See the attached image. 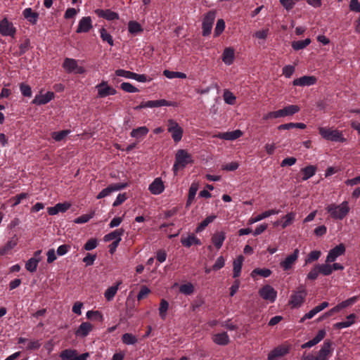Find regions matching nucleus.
<instances>
[{
	"instance_id": "13",
	"label": "nucleus",
	"mask_w": 360,
	"mask_h": 360,
	"mask_svg": "<svg viewBox=\"0 0 360 360\" xmlns=\"http://www.w3.org/2000/svg\"><path fill=\"white\" fill-rule=\"evenodd\" d=\"M299 250L295 249L293 253L288 255L283 261L280 262V266L284 270L287 271L292 268L293 264L297 259L299 255Z\"/></svg>"
},
{
	"instance_id": "17",
	"label": "nucleus",
	"mask_w": 360,
	"mask_h": 360,
	"mask_svg": "<svg viewBox=\"0 0 360 360\" xmlns=\"http://www.w3.org/2000/svg\"><path fill=\"white\" fill-rule=\"evenodd\" d=\"M149 191L153 195H159L162 193L165 189V185L161 178H156L150 184Z\"/></svg>"
},
{
	"instance_id": "4",
	"label": "nucleus",
	"mask_w": 360,
	"mask_h": 360,
	"mask_svg": "<svg viewBox=\"0 0 360 360\" xmlns=\"http://www.w3.org/2000/svg\"><path fill=\"white\" fill-rule=\"evenodd\" d=\"M319 134L321 136L327 141H335L343 143L346 141L342 136V133L337 129H332L330 128L319 127Z\"/></svg>"
},
{
	"instance_id": "8",
	"label": "nucleus",
	"mask_w": 360,
	"mask_h": 360,
	"mask_svg": "<svg viewBox=\"0 0 360 360\" xmlns=\"http://www.w3.org/2000/svg\"><path fill=\"white\" fill-rule=\"evenodd\" d=\"M259 296L264 300L274 302L277 296V292L270 285H265L258 292Z\"/></svg>"
},
{
	"instance_id": "5",
	"label": "nucleus",
	"mask_w": 360,
	"mask_h": 360,
	"mask_svg": "<svg viewBox=\"0 0 360 360\" xmlns=\"http://www.w3.org/2000/svg\"><path fill=\"white\" fill-rule=\"evenodd\" d=\"M161 106L177 107L178 104L175 101H168L165 99H160L157 101H142L139 105L134 107V109L135 110H139L145 108H158Z\"/></svg>"
},
{
	"instance_id": "52",
	"label": "nucleus",
	"mask_w": 360,
	"mask_h": 360,
	"mask_svg": "<svg viewBox=\"0 0 360 360\" xmlns=\"http://www.w3.org/2000/svg\"><path fill=\"white\" fill-rule=\"evenodd\" d=\"M321 251L319 250H314L310 252L308 254L307 259H305V263H311L314 261L317 260L321 256Z\"/></svg>"
},
{
	"instance_id": "37",
	"label": "nucleus",
	"mask_w": 360,
	"mask_h": 360,
	"mask_svg": "<svg viewBox=\"0 0 360 360\" xmlns=\"http://www.w3.org/2000/svg\"><path fill=\"white\" fill-rule=\"evenodd\" d=\"M307 127V125L304 123H287L283 124L278 127V130H288L292 128H299L301 129H304Z\"/></svg>"
},
{
	"instance_id": "39",
	"label": "nucleus",
	"mask_w": 360,
	"mask_h": 360,
	"mask_svg": "<svg viewBox=\"0 0 360 360\" xmlns=\"http://www.w3.org/2000/svg\"><path fill=\"white\" fill-rule=\"evenodd\" d=\"M311 43V39L307 38L304 40L295 41L292 43V47L294 50L298 51L304 49Z\"/></svg>"
},
{
	"instance_id": "32",
	"label": "nucleus",
	"mask_w": 360,
	"mask_h": 360,
	"mask_svg": "<svg viewBox=\"0 0 360 360\" xmlns=\"http://www.w3.org/2000/svg\"><path fill=\"white\" fill-rule=\"evenodd\" d=\"M77 351L76 349H67L61 352L60 357L62 360H75L77 359Z\"/></svg>"
},
{
	"instance_id": "15",
	"label": "nucleus",
	"mask_w": 360,
	"mask_h": 360,
	"mask_svg": "<svg viewBox=\"0 0 360 360\" xmlns=\"http://www.w3.org/2000/svg\"><path fill=\"white\" fill-rule=\"evenodd\" d=\"M333 342L330 340H326L321 349L319 352L318 356H316L319 360H328V356L330 354L331 346Z\"/></svg>"
},
{
	"instance_id": "58",
	"label": "nucleus",
	"mask_w": 360,
	"mask_h": 360,
	"mask_svg": "<svg viewBox=\"0 0 360 360\" xmlns=\"http://www.w3.org/2000/svg\"><path fill=\"white\" fill-rule=\"evenodd\" d=\"M86 317L89 319H98L103 321V315L99 311H88L86 312Z\"/></svg>"
},
{
	"instance_id": "45",
	"label": "nucleus",
	"mask_w": 360,
	"mask_h": 360,
	"mask_svg": "<svg viewBox=\"0 0 360 360\" xmlns=\"http://www.w3.org/2000/svg\"><path fill=\"white\" fill-rule=\"evenodd\" d=\"M321 274L323 276H329L333 272V269L330 264H316Z\"/></svg>"
},
{
	"instance_id": "29",
	"label": "nucleus",
	"mask_w": 360,
	"mask_h": 360,
	"mask_svg": "<svg viewBox=\"0 0 360 360\" xmlns=\"http://www.w3.org/2000/svg\"><path fill=\"white\" fill-rule=\"evenodd\" d=\"M198 186H199V185L198 183L193 182L191 184V186L189 188V191H188V195L187 201L186 202V207H188L191 205L193 199L195 198L196 193L198 190Z\"/></svg>"
},
{
	"instance_id": "60",
	"label": "nucleus",
	"mask_w": 360,
	"mask_h": 360,
	"mask_svg": "<svg viewBox=\"0 0 360 360\" xmlns=\"http://www.w3.org/2000/svg\"><path fill=\"white\" fill-rule=\"evenodd\" d=\"M279 2L287 11H290L293 8L297 0H279Z\"/></svg>"
},
{
	"instance_id": "44",
	"label": "nucleus",
	"mask_w": 360,
	"mask_h": 360,
	"mask_svg": "<svg viewBox=\"0 0 360 360\" xmlns=\"http://www.w3.org/2000/svg\"><path fill=\"white\" fill-rule=\"evenodd\" d=\"M122 340L125 345H135L138 339L131 333H124L122 337Z\"/></svg>"
},
{
	"instance_id": "57",
	"label": "nucleus",
	"mask_w": 360,
	"mask_h": 360,
	"mask_svg": "<svg viewBox=\"0 0 360 360\" xmlns=\"http://www.w3.org/2000/svg\"><path fill=\"white\" fill-rule=\"evenodd\" d=\"M98 245V240L96 238H91L84 245L85 250L90 251L96 248Z\"/></svg>"
},
{
	"instance_id": "30",
	"label": "nucleus",
	"mask_w": 360,
	"mask_h": 360,
	"mask_svg": "<svg viewBox=\"0 0 360 360\" xmlns=\"http://www.w3.org/2000/svg\"><path fill=\"white\" fill-rule=\"evenodd\" d=\"M124 233V230L122 228L116 229L114 231L106 234L103 238V240L105 242H108L113 239L117 240V238H121V236H122Z\"/></svg>"
},
{
	"instance_id": "14",
	"label": "nucleus",
	"mask_w": 360,
	"mask_h": 360,
	"mask_svg": "<svg viewBox=\"0 0 360 360\" xmlns=\"http://www.w3.org/2000/svg\"><path fill=\"white\" fill-rule=\"evenodd\" d=\"M317 81V79L314 76H303L300 78L295 79L292 82L294 86H311L314 84Z\"/></svg>"
},
{
	"instance_id": "26",
	"label": "nucleus",
	"mask_w": 360,
	"mask_h": 360,
	"mask_svg": "<svg viewBox=\"0 0 360 360\" xmlns=\"http://www.w3.org/2000/svg\"><path fill=\"white\" fill-rule=\"evenodd\" d=\"M242 135V131L236 129L235 131L219 134L217 137L225 140H235L240 138Z\"/></svg>"
},
{
	"instance_id": "35",
	"label": "nucleus",
	"mask_w": 360,
	"mask_h": 360,
	"mask_svg": "<svg viewBox=\"0 0 360 360\" xmlns=\"http://www.w3.org/2000/svg\"><path fill=\"white\" fill-rule=\"evenodd\" d=\"M316 167L314 165H308L302 169L303 173L302 180L306 181L314 175Z\"/></svg>"
},
{
	"instance_id": "47",
	"label": "nucleus",
	"mask_w": 360,
	"mask_h": 360,
	"mask_svg": "<svg viewBox=\"0 0 360 360\" xmlns=\"http://www.w3.org/2000/svg\"><path fill=\"white\" fill-rule=\"evenodd\" d=\"M169 308V303L165 299L161 300L160 307H159V314L160 317L162 319H165L167 315V311Z\"/></svg>"
},
{
	"instance_id": "19",
	"label": "nucleus",
	"mask_w": 360,
	"mask_h": 360,
	"mask_svg": "<svg viewBox=\"0 0 360 360\" xmlns=\"http://www.w3.org/2000/svg\"><path fill=\"white\" fill-rule=\"evenodd\" d=\"M95 13L100 18H105L108 20H114L119 19V15L117 13L112 11L110 9H96Z\"/></svg>"
},
{
	"instance_id": "22",
	"label": "nucleus",
	"mask_w": 360,
	"mask_h": 360,
	"mask_svg": "<svg viewBox=\"0 0 360 360\" xmlns=\"http://www.w3.org/2000/svg\"><path fill=\"white\" fill-rule=\"evenodd\" d=\"M226 238V233L224 231H219L214 233L212 238L211 240L212 244L217 249H220L223 245V243Z\"/></svg>"
},
{
	"instance_id": "59",
	"label": "nucleus",
	"mask_w": 360,
	"mask_h": 360,
	"mask_svg": "<svg viewBox=\"0 0 360 360\" xmlns=\"http://www.w3.org/2000/svg\"><path fill=\"white\" fill-rule=\"evenodd\" d=\"M20 91L24 96L30 97L32 95V89L30 85L21 83L20 85Z\"/></svg>"
},
{
	"instance_id": "33",
	"label": "nucleus",
	"mask_w": 360,
	"mask_h": 360,
	"mask_svg": "<svg viewBox=\"0 0 360 360\" xmlns=\"http://www.w3.org/2000/svg\"><path fill=\"white\" fill-rule=\"evenodd\" d=\"M63 67L68 72H72L77 68V62L75 59L66 58L64 60Z\"/></svg>"
},
{
	"instance_id": "61",
	"label": "nucleus",
	"mask_w": 360,
	"mask_h": 360,
	"mask_svg": "<svg viewBox=\"0 0 360 360\" xmlns=\"http://www.w3.org/2000/svg\"><path fill=\"white\" fill-rule=\"evenodd\" d=\"M115 75L118 77H124L129 79H132L134 72L128 70L118 69L115 71Z\"/></svg>"
},
{
	"instance_id": "1",
	"label": "nucleus",
	"mask_w": 360,
	"mask_h": 360,
	"mask_svg": "<svg viewBox=\"0 0 360 360\" xmlns=\"http://www.w3.org/2000/svg\"><path fill=\"white\" fill-rule=\"evenodd\" d=\"M335 219H342L349 212V207L347 201H344L340 205L330 204L326 208Z\"/></svg>"
},
{
	"instance_id": "24",
	"label": "nucleus",
	"mask_w": 360,
	"mask_h": 360,
	"mask_svg": "<svg viewBox=\"0 0 360 360\" xmlns=\"http://www.w3.org/2000/svg\"><path fill=\"white\" fill-rule=\"evenodd\" d=\"M244 261V257L240 255L238 256V257L234 259L233 262V277L238 278L241 271L243 262Z\"/></svg>"
},
{
	"instance_id": "25",
	"label": "nucleus",
	"mask_w": 360,
	"mask_h": 360,
	"mask_svg": "<svg viewBox=\"0 0 360 360\" xmlns=\"http://www.w3.org/2000/svg\"><path fill=\"white\" fill-rule=\"evenodd\" d=\"M23 16L31 24L35 25L39 18V13L34 12L31 8H27L24 10Z\"/></svg>"
},
{
	"instance_id": "55",
	"label": "nucleus",
	"mask_w": 360,
	"mask_h": 360,
	"mask_svg": "<svg viewBox=\"0 0 360 360\" xmlns=\"http://www.w3.org/2000/svg\"><path fill=\"white\" fill-rule=\"evenodd\" d=\"M121 89L128 93L138 92L139 89L129 82H123L120 86Z\"/></svg>"
},
{
	"instance_id": "31",
	"label": "nucleus",
	"mask_w": 360,
	"mask_h": 360,
	"mask_svg": "<svg viewBox=\"0 0 360 360\" xmlns=\"http://www.w3.org/2000/svg\"><path fill=\"white\" fill-rule=\"evenodd\" d=\"M278 212H279V211L276 210H269L265 211V212H262V214L257 215L256 217L250 219L249 224H252L259 221L266 217H268L272 214H278Z\"/></svg>"
},
{
	"instance_id": "12",
	"label": "nucleus",
	"mask_w": 360,
	"mask_h": 360,
	"mask_svg": "<svg viewBox=\"0 0 360 360\" xmlns=\"http://www.w3.org/2000/svg\"><path fill=\"white\" fill-rule=\"evenodd\" d=\"M98 89V97L104 98L109 95H115L116 90L108 86L107 82L103 81L101 84L96 86Z\"/></svg>"
},
{
	"instance_id": "42",
	"label": "nucleus",
	"mask_w": 360,
	"mask_h": 360,
	"mask_svg": "<svg viewBox=\"0 0 360 360\" xmlns=\"http://www.w3.org/2000/svg\"><path fill=\"white\" fill-rule=\"evenodd\" d=\"M300 108L297 105H290L283 108L284 117L292 116L298 112Z\"/></svg>"
},
{
	"instance_id": "10",
	"label": "nucleus",
	"mask_w": 360,
	"mask_h": 360,
	"mask_svg": "<svg viewBox=\"0 0 360 360\" xmlns=\"http://www.w3.org/2000/svg\"><path fill=\"white\" fill-rule=\"evenodd\" d=\"M346 251L345 246L343 243H340L338 245H336L335 248L331 249L326 257V262H333L336 258L339 256H341L345 254Z\"/></svg>"
},
{
	"instance_id": "64",
	"label": "nucleus",
	"mask_w": 360,
	"mask_h": 360,
	"mask_svg": "<svg viewBox=\"0 0 360 360\" xmlns=\"http://www.w3.org/2000/svg\"><path fill=\"white\" fill-rule=\"evenodd\" d=\"M295 70V66L293 65H285L283 68V74L288 78L290 77Z\"/></svg>"
},
{
	"instance_id": "27",
	"label": "nucleus",
	"mask_w": 360,
	"mask_h": 360,
	"mask_svg": "<svg viewBox=\"0 0 360 360\" xmlns=\"http://www.w3.org/2000/svg\"><path fill=\"white\" fill-rule=\"evenodd\" d=\"M18 242V238L16 235H14L10 240H8L6 244L0 249V255H5L8 251L13 249Z\"/></svg>"
},
{
	"instance_id": "36",
	"label": "nucleus",
	"mask_w": 360,
	"mask_h": 360,
	"mask_svg": "<svg viewBox=\"0 0 360 360\" xmlns=\"http://www.w3.org/2000/svg\"><path fill=\"white\" fill-rule=\"evenodd\" d=\"M149 129L146 127H140L136 129H134L131 131V136L132 137L140 139L143 136H145L148 133Z\"/></svg>"
},
{
	"instance_id": "53",
	"label": "nucleus",
	"mask_w": 360,
	"mask_h": 360,
	"mask_svg": "<svg viewBox=\"0 0 360 360\" xmlns=\"http://www.w3.org/2000/svg\"><path fill=\"white\" fill-rule=\"evenodd\" d=\"M70 130H62L58 132H53L51 137L56 141H60L63 140L68 134Z\"/></svg>"
},
{
	"instance_id": "2",
	"label": "nucleus",
	"mask_w": 360,
	"mask_h": 360,
	"mask_svg": "<svg viewBox=\"0 0 360 360\" xmlns=\"http://www.w3.org/2000/svg\"><path fill=\"white\" fill-rule=\"evenodd\" d=\"M193 160L192 155L186 150L179 149L175 155V162L173 166L174 173L176 174L179 168H184L186 165L193 163Z\"/></svg>"
},
{
	"instance_id": "11",
	"label": "nucleus",
	"mask_w": 360,
	"mask_h": 360,
	"mask_svg": "<svg viewBox=\"0 0 360 360\" xmlns=\"http://www.w3.org/2000/svg\"><path fill=\"white\" fill-rule=\"evenodd\" d=\"M16 30L13 24L9 22L7 18H4L0 21V33L4 36L13 37Z\"/></svg>"
},
{
	"instance_id": "48",
	"label": "nucleus",
	"mask_w": 360,
	"mask_h": 360,
	"mask_svg": "<svg viewBox=\"0 0 360 360\" xmlns=\"http://www.w3.org/2000/svg\"><path fill=\"white\" fill-rule=\"evenodd\" d=\"M179 292L185 295H191L194 292V286L191 283L183 284L179 288Z\"/></svg>"
},
{
	"instance_id": "40",
	"label": "nucleus",
	"mask_w": 360,
	"mask_h": 360,
	"mask_svg": "<svg viewBox=\"0 0 360 360\" xmlns=\"http://www.w3.org/2000/svg\"><path fill=\"white\" fill-rule=\"evenodd\" d=\"M128 30L131 34H137L143 32V28L140 23L136 21H129L128 23Z\"/></svg>"
},
{
	"instance_id": "56",
	"label": "nucleus",
	"mask_w": 360,
	"mask_h": 360,
	"mask_svg": "<svg viewBox=\"0 0 360 360\" xmlns=\"http://www.w3.org/2000/svg\"><path fill=\"white\" fill-rule=\"evenodd\" d=\"M94 215V212H92L91 214H84V215H82L77 218H76L75 220H74V222L75 224H83V223H86L87 221H89Z\"/></svg>"
},
{
	"instance_id": "21",
	"label": "nucleus",
	"mask_w": 360,
	"mask_h": 360,
	"mask_svg": "<svg viewBox=\"0 0 360 360\" xmlns=\"http://www.w3.org/2000/svg\"><path fill=\"white\" fill-rule=\"evenodd\" d=\"M326 330L322 329V330H320L318 333L316 334V335L311 340L308 341L307 342L303 344L301 347L302 349H304V348H308V347H311L314 345H316V344H318L319 342H321L326 336Z\"/></svg>"
},
{
	"instance_id": "62",
	"label": "nucleus",
	"mask_w": 360,
	"mask_h": 360,
	"mask_svg": "<svg viewBox=\"0 0 360 360\" xmlns=\"http://www.w3.org/2000/svg\"><path fill=\"white\" fill-rule=\"evenodd\" d=\"M193 233L189 235L187 238H181V243L183 246L190 248L193 245Z\"/></svg>"
},
{
	"instance_id": "16",
	"label": "nucleus",
	"mask_w": 360,
	"mask_h": 360,
	"mask_svg": "<svg viewBox=\"0 0 360 360\" xmlns=\"http://www.w3.org/2000/svg\"><path fill=\"white\" fill-rule=\"evenodd\" d=\"M54 98V93L52 91H48L45 94L37 95L32 101L33 104L38 105H44L48 103L52 99Z\"/></svg>"
},
{
	"instance_id": "51",
	"label": "nucleus",
	"mask_w": 360,
	"mask_h": 360,
	"mask_svg": "<svg viewBox=\"0 0 360 360\" xmlns=\"http://www.w3.org/2000/svg\"><path fill=\"white\" fill-rule=\"evenodd\" d=\"M223 96H224V99L226 103H228L229 105H233L235 103L236 98L233 94V93L231 92L230 91L226 90L224 92Z\"/></svg>"
},
{
	"instance_id": "49",
	"label": "nucleus",
	"mask_w": 360,
	"mask_h": 360,
	"mask_svg": "<svg viewBox=\"0 0 360 360\" xmlns=\"http://www.w3.org/2000/svg\"><path fill=\"white\" fill-rule=\"evenodd\" d=\"M100 33L101 37L103 41H107L110 46L113 45V39L112 36L107 32V30L104 27H102L100 30Z\"/></svg>"
},
{
	"instance_id": "6",
	"label": "nucleus",
	"mask_w": 360,
	"mask_h": 360,
	"mask_svg": "<svg viewBox=\"0 0 360 360\" xmlns=\"http://www.w3.org/2000/svg\"><path fill=\"white\" fill-rule=\"evenodd\" d=\"M167 130L172 134V137L175 143L181 140L184 129L175 120L169 119L167 121Z\"/></svg>"
},
{
	"instance_id": "63",
	"label": "nucleus",
	"mask_w": 360,
	"mask_h": 360,
	"mask_svg": "<svg viewBox=\"0 0 360 360\" xmlns=\"http://www.w3.org/2000/svg\"><path fill=\"white\" fill-rule=\"evenodd\" d=\"M150 292V290L146 285H142L137 295L138 300H141Z\"/></svg>"
},
{
	"instance_id": "18",
	"label": "nucleus",
	"mask_w": 360,
	"mask_h": 360,
	"mask_svg": "<svg viewBox=\"0 0 360 360\" xmlns=\"http://www.w3.org/2000/svg\"><path fill=\"white\" fill-rule=\"evenodd\" d=\"M92 28L91 17H83L79 22L77 33L88 32Z\"/></svg>"
},
{
	"instance_id": "34",
	"label": "nucleus",
	"mask_w": 360,
	"mask_h": 360,
	"mask_svg": "<svg viewBox=\"0 0 360 360\" xmlns=\"http://www.w3.org/2000/svg\"><path fill=\"white\" fill-rule=\"evenodd\" d=\"M217 218L216 215L212 214L208 217H207L203 221H202L198 226H197L195 229L196 233H200L209 224L212 222L215 219Z\"/></svg>"
},
{
	"instance_id": "43",
	"label": "nucleus",
	"mask_w": 360,
	"mask_h": 360,
	"mask_svg": "<svg viewBox=\"0 0 360 360\" xmlns=\"http://www.w3.org/2000/svg\"><path fill=\"white\" fill-rule=\"evenodd\" d=\"M163 75L169 79H173V78L185 79L186 77V75L184 72H173V71H170L168 70H164Z\"/></svg>"
},
{
	"instance_id": "20",
	"label": "nucleus",
	"mask_w": 360,
	"mask_h": 360,
	"mask_svg": "<svg viewBox=\"0 0 360 360\" xmlns=\"http://www.w3.org/2000/svg\"><path fill=\"white\" fill-rule=\"evenodd\" d=\"M93 330V326L89 322H83L75 331V335L80 338H85Z\"/></svg>"
},
{
	"instance_id": "50",
	"label": "nucleus",
	"mask_w": 360,
	"mask_h": 360,
	"mask_svg": "<svg viewBox=\"0 0 360 360\" xmlns=\"http://www.w3.org/2000/svg\"><path fill=\"white\" fill-rule=\"evenodd\" d=\"M128 186H129L128 181H124V182L118 183V184H112L109 185L108 187L111 193L113 191H120L121 189L125 188Z\"/></svg>"
},
{
	"instance_id": "41",
	"label": "nucleus",
	"mask_w": 360,
	"mask_h": 360,
	"mask_svg": "<svg viewBox=\"0 0 360 360\" xmlns=\"http://www.w3.org/2000/svg\"><path fill=\"white\" fill-rule=\"evenodd\" d=\"M121 284V281H119L116 285L111 286L107 289V290L105 292V297L108 301L111 300L114 296L115 295L118 286Z\"/></svg>"
},
{
	"instance_id": "38",
	"label": "nucleus",
	"mask_w": 360,
	"mask_h": 360,
	"mask_svg": "<svg viewBox=\"0 0 360 360\" xmlns=\"http://www.w3.org/2000/svg\"><path fill=\"white\" fill-rule=\"evenodd\" d=\"M40 261L41 258H30L25 264L26 269L32 273L36 271Z\"/></svg>"
},
{
	"instance_id": "3",
	"label": "nucleus",
	"mask_w": 360,
	"mask_h": 360,
	"mask_svg": "<svg viewBox=\"0 0 360 360\" xmlns=\"http://www.w3.org/2000/svg\"><path fill=\"white\" fill-rule=\"evenodd\" d=\"M307 295V291L305 286L300 285L297 288V290L293 291L288 302V304L291 308H298L304 303Z\"/></svg>"
},
{
	"instance_id": "46",
	"label": "nucleus",
	"mask_w": 360,
	"mask_h": 360,
	"mask_svg": "<svg viewBox=\"0 0 360 360\" xmlns=\"http://www.w3.org/2000/svg\"><path fill=\"white\" fill-rule=\"evenodd\" d=\"M271 274V271L269 269H255L252 273L251 276L254 277L255 275H259L264 278L269 277Z\"/></svg>"
},
{
	"instance_id": "23",
	"label": "nucleus",
	"mask_w": 360,
	"mask_h": 360,
	"mask_svg": "<svg viewBox=\"0 0 360 360\" xmlns=\"http://www.w3.org/2000/svg\"><path fill=\"white\" fill-rule=\"evenodd\" d=\"M235 58V51L233 48H226L222 54V60L226 65L233 63Z\"/></svg>"
},
{
	"instance_id": "9",
	"label": "nucleus",
	"mask_w": 360,
	"mask_h": 360,
	"mask_svg": "<svg viewBox=\"0 0 360 360\" xmlns=\"http://www.w3.org/2000/svg\"><path fill=\"white\" fill-rule=\"evenodd\" d=\"M290 346L281 345L275 347L268 354V360H277L278 358L285 356L290 352Z\"/></svg>"
},
{
	"instance_id": "28",
	"label": "nucleus",
	"mask_w": 360,
	"mask_h": 360,
	"mask_svg": "<svg viewBox=\"0 0 360 360\" xmlns=\"http://www.w3.org/2000/svg\"><path fill=\"white\" fill-rule=\"evenodd\" d=\"M213 341L219 345H226L229 342V338L226 332L217 333L214 335Z\"/></svg>"
},
{
	"instance_id": "7",
	"label": "nucleus",
	"mask_w": 360,
	"mask_h": 360,
	"mask_svg": "<svg viewBox=\"0 0 360 360\" xmlns=\"http://www.w3.org/2000/svg\"><path fill=\"white\" fill-rule=\"evenodd\" d=\"M216 16L215 11H210L205 15L202 21V35L208 36L211 33L213 22Z\"/></svg>"
},
{
	"instance_id": "54",
	"label": "nucleus",
	"mask_w": 360,
	"mask_h": 360,
	"mask_svg": "<svg viewBox=\"0 0 360 360\" xmlns=\"http://www.w3.org/2000/svg\"><path fill=\"white\" fill-rule=\"evenodd\" d=\"M225 28V22L223 19H219L217 22L216 27L214 30V35L219 36Z\"/></svg>"
}]
</instances>
